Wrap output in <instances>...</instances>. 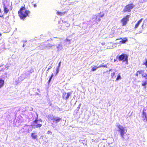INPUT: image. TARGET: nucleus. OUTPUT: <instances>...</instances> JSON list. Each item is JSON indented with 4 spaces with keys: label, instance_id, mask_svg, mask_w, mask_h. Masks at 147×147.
Returning a JSON list of instances; mask_svg holds the SVG:
<instances>
[{
    "label": "nucleus",
    "instance_id": "nucleus-28",
    "mask_svg": "<svg viewBox=\"0 0 147 147\" xmlns=\"http://www.w3.org/2000/svg\"><path fill=\"white\" fill-rule=\"evenodd\" d=\"M137 72L138 73V74H143V73H144V71H142V70H140V71H137Z\"/></svg>",
    "mask_w": 147,
    "mask_h": 147
},
{
    "label": "nucleus",
    "instance_id": "nucleus-20",
    "mask_svg": "<svg viewBox=\"0 0 147 147\" xmlns=\"http://www.w3.org/2000/svg\"><path fill=\"white\" fill-rule=\"evenodd\" d=\"M4 83V80H0V88L3 86Z\"/></svg>",
    "mask_w": 147,
    "mask_h": 147
},
{
    "label": "nucleus",
    "instance_id": "nucleus-25",
    "mask_svg": "<svg viewBox=\"0 0 147 147\" xmlns=\"http://www.w3.org/2000/svg\"><path fill=\"white\" fill-rule=\"evenodd\" d=\"M56 48V47L55 45L53 44H51V49H55Z\"/></svg>",
    "mask_w": 147,
    "mask_h": 147
},
{
    "label": "nucleus",
    "instance_id": "nucleus-44",
    "mask_svg": "<svg viewBox=\"0 0 147 147\" xmlns=\"http://www.w3.org/2000/svg\"><path fill=\"white\" fill-rule=\"evenodd\" d=\"M66 40H68V39H66Z\"/></svg>",
    "mask_w": 147,
    "mask_h": 147
},
{
    "label": "nucleus",
    "instance_id": "nucleus-29",
    "mask_svg": "<svg viewBox=\"0 0 147 147\" xmlns=\"http://www.w3.org/2000/svg\"><path fill=\"white\" fill-rule=\"evenodd\" d=\"M53 74H52L51 76V77L50 78V79H49V80L48 82L49 83V82L51 81V79L52 78V77H53Z\"/></svg>",
    "mask_w": 147,
    "mask_h": 147
},
{
    "label": "nucleus",
    "instance_id": "nucleus-34",
    "mask_svg": "<svg viewBox=\"0 0 147 147\" xmlns=\"http://www.w3.org/2000/svg\"><path fill=\"white\" fill-rule=\"evenodd\" d=\"M51 134L52 133V132H51V131H47V134Z\"/></svg>",
    "mask_w": 147,
    "mask_h": 147
},
{
    "label": "nucleus",
    "instance_id": "nucleus-2",
    "mask_svg": "<svg viewBox=\"0 0 147 147\" xmlns=\"http://www.w3.org/2000/svg\"><path fill=\"white\" fill-rule=\"evenodd\" d=\"M117 127L119 129V131L120 132L121 136L123 139H124V135L127 132V129L125 127H123L119 124H117Z\"/></svg>",
    "mask_w": 147,
    "mask_h": 147
},
{
    "label": "nucleus",
    "instance_id": "nucleus-7",
    "mask_svg": "<svg viewBox=\"0 0 147 147\" xmlns=\"http://www.w3.org/2000/svg\"><path fill=\"white\" fill-rule=\"evenodd\" d=\"M130 17V15H127L121 20V22L122 23L123 26H125L127 24Z\"/></svg>",
    "mask_w": 147,
    "mask_h": 147
},
{
    "label": "nucleus",
    "instance_id": "nucleus-22",
    "mask_svg": "<svg viewBox=\"0 0 147 147\" xmlns=\"http://www.w3.org/2000/svg\"><path fill=\"white\" fill-rule=\"evenodd\" d=\"M70 92L67 93V94H66V96L65 97V100H67L69 96H70Z\"/></svg>",
    "mask_w": 147,
    "mask_h": 147
},
{
    "label": "nucleus",
    "instance_id": "nucleus-30",
    "mask_svg": "<svg viewBox=\"0 0 147 147\" xmlns=\"http://www.w3.org/2000/svg\"><path fill=\"white\" fill-rule=\"evenodd\" d=\"M59 71V69L57 68L56 70V75H57Z\"/></svg>",
    "mask_w": 147,
    "mask_h": 147
},
{
    "label": "nucleus",
    "instance_id": "nucleus-6",
    "mask_svg": "<svg viewBox=\"0 0 147 147\" xmlns=\"http://www.w3.org/2000/svg\"><path fill=\"white\" fill-rule=\"evenodd\" d=\"M142 117L143 121L145 122H147V112L145 109H143L142 114Z\"/></svg>",
    "mask_w": 147,
    "mask_h": 147
},
{
    "label": "nucleus",
    "instance_id": "nucleus-10",
    "mask_svg": "<svg viewBox=\"0 0 147 147\" xmlns=\"http://www.w3.org/2000/svg\"><path fill=\"white\" fill-rule=\"evenodd\" d=\"M51 44H47L44 45L43 48H42V49H51Z\"/></svg>",
    "mask_w": 147,
    "mask_h": 147
},
{
    "label": "nucleus",
    "instance_id": "nucleus-42",
    "mask_svg": "<svg viewBox=\"0 0 147 147\" xmlns=\"http://www.w3.org/2000/svg\"><path fill=\"white\" fill-rule=\"evenodd\" d=\"M102 45H104L105 44L104 43H102Z\"/></svg>",
    "mask_w": 147,
    "mask_h": 147
},
{
    "label": "nucleus",
    "instance_id": "nucleus-26",
    "mask_svg": "<svg viewBox=\"0 0 147 147\" xmlns=\"http://www.w3.org/2000/svg\"><path fill=\"white\" fill-rule=\"evenodd\" d=\"M107 67V65H100L98 66V68H100V67Z\"/></svg>",
    "mask_w": 147,
    "mask_h": 147
},
{
    "label": "nucleus",
    "instance_id": "nucleus-17",
    "mask_svg": "<svg viewBox=\"0 0 147 147\" xmlns=\"http://www.w3.org/2000/svg\"><path fill=\"white\" fill-rule=\"evenodd\" d=\"M142 76L145 78L146 79H147V70L144 71V73L142 74Z\"/></svg>",
    "mask_w": 147,
    "mask_h": 147
},
{
    "label": "nucleus",
    "instance_id": "nucleus-37",
    "mask_svg": "<svg viewBox=\"0 0 147 147\" xmlns=\"http://www.w3.org/2000/svg\"><path fill=\"white\" fill-rule=\"evenodd\" d=\"M26 42V41L23 40V42L24 43Z\"/></svg>",
    "mask_w": 147,
    "mask_h": 147
},
{
    "label": "nucleus",
    "instance_id": "nucleus-4",
    "mask_svg": "<svg viewBox=\"0 0 147 147\" xmlns=\"http://www.w3.org/2000/svg\"><path fill=\"white\" fill-rule=\"evenodd\" d=\"M104 15V14L103 13H100L97 16L96 15L92 17V20H95V22H97L98 21L99 22L100 20V18L103 17Z\"/></svg>",
    "mask_w": 147,
    "mask_h": 147
},
{
    "label": "nucleus",
    "instance_id": "nucleus-11",
    "mask_svg": "<svg viewBox=\"0 0 147 147\" xmlns=\"http://www.w3.org/2000/svg\"><path fill=\"white\" fill-rule=\"evenodd\" d=\"M3 8H4V13H7L8 12L9 9L8 8V7H7L5 4L4 3H3Z\"/></svg>",
    "mask_w": 147,
    "mask_h": 147
},
{
    "label": "nucleus",
    "instance_id": "nucleus-43",
    "mask_svg": "<svg viewBox=\"0 0 147 147\" xmlns=\"http://www.w3.org/2000/svg\"><path fill=\"white\" fill-rule=\"evenodd\" d=\"M50 69V68H49L48 69V70L49 69Z\"/></svg>",
    "mask_w": 147,
    "mask_h": 147
},
{
    "label": "nucleus",
    "instance_id": "nucleus-1",
    "mask_svg": "<svg viewBox=\"0 0 147 147\" xmlns=\"http://www.w3.org/2000/svg\"><path fill=\"white\" fill-rule=\"evenodd\" d=\"M30 11L25 9V7L21 8L18 11V14L20 18L22 19H24L30 13Z\"/></svg>",
    "mask_w": 147,
    "mask_h": 147
},
{
    "label": "nucleus",
    "instance_id": "nucleus-24",
    "mask_svg": "<svg viewBox=\"0 0 147 147\" xmlns=\"http://www.w3.org/2000/svg\"><path fill=\"white\" fill-rule=\"evenodd\" d=\"M98 68V66H95L93 67H92V68L91 71H94L96 70V69Z\"/></svg>",
    "mask_w": 147,
    "mask_h": 147
},
{
    "label": "nucleus",
    "instance_id": "nucleus-18",
    "mask_svg": "<svg viewBox=\"0 0 147 147\" xmlns=\"http://www.w3.org/2000/svg\"><path fill=\"white\" fill-rule=\"evenodd\" d=\"M66 12H59V11H57V14L59 15L60 16H62L64 15L65 13Z\"/></svg>",
    "mask_w": 147,
    "mask_h": 147
},
{
    "label": "nucleus",
    "instance_id": "nucleus-13",
    "mask_svg": "<svg viewBox=\"0 0 147 147\" xmlns=\"http://www.w3.org/2000/svg\"><path fill=\"white\" fill-rule=\"evenodd\" d=\"M31 136L33 139H36L37 137V136L36 135V133H32L31 134Z\"/></svg>",
    "mask_w": 147,
    "mask_h": 147
},
{
    "label": "nucleus",
    "instance_id": "nucleus-21",
    "mask_svg": "<svg viewBox=\"0 0 147 147\" xmlns=\"http://www.w3.org/2000/svg\"><path fill=\"white\" fill-rule=\"evenodd\" d=\"M147 80L143 81L142 82V86H145L147 84Z\"/></svg>",
    "mask_w": 147,
    "mask_h": 147
},
{
    "label": "nucleus",
    "instance_id": "nucleus-9",
    "mask_svg": "<svg viewBox=\"0 0 147 147\" xmlns=\"http://www.w3.org/2000/svg\"><path fill=\"white\" fill-rule=\"evenodd\" d=\"M56 48L57 49V51L58 52H59L60 51L63 49V47L61 44L59 43L56 46Z\"/></svg>",
    "mask_w": 147,
    "mask_h": 147
},
{
    "label": "nucleus",
    "instance_id": "nucleus-27",
    "mask_svg": "<svg viewBox=\"0 0 147 147\" xmlns=\"http://www.w3.org/2000/svg\"><path fill=\"white\" fill-rule=\"evenodd\" d=\"M66 96V93L65 92H63V98L64 99H65V97Z\"/></svg>",
    "mask_w": 147,
    "mask_h": 147
},
{
    "label": "nucleus",
    "instance_id": "nucleus-46",
    "mask_svg": "<svg viewBox=\"0 0 147 147\" xmlns=\"http://www.w3.org/2000/svg\"><path fill=\"white\" fill-rule=\"evenodd\" d=\"M0 17H1V16H0Z\"/></svg>",
    "mask_w": 147,
    "mask_h": 147
},
{
    "label": "nucleus",
    "instance_id": "nucleus-36",
    "mask_svg": "<svg viewBox=\"0 0 147 147\" xmlns=\"http://www.w3.org/2000/svg\"><path fill=\"white\" fill-rule=\"evenodd\" d=\"M34 7H36V4H34Z\"/></svg>",
    "mask_w": 147,
    "mask_h": 147
},
{
    "label": "nucleus",
    "instance_id": "nucleus-45",
    "mask_svg": "<svg viewBox=\"0 0 147 147\" xmlns=\"http://www.w3.org/2000/svg\"><path fill=\"white\" fill-rule=\"evenodd\" d=\"M146 103H147V102H146Z\"/></svg>",
    "mask_w": 147,
    "mask_h": 147
},
{
    "label": "nucleus",
    "instance_id": "nucleus-16",
    "mask_svg": "<svg viewBox=\"0 0 147 147\" xmlns=\"http://www.w3.org/2000/svg\"><path fill=\"white\" fill-rule=\"evenodd\" d=\"M36 115H37V117L36 118V119L33 122L34 123H37V122L38 123V121H40L42 122V121L41 119H38V115L37 114V113L36 114Z\"/></svg>",
    "mask_w": 147,
    "mask_h": 147
},
{
    "label": "nucleus",
    "instance_id": "nucleus-39",
    "mask_svg": "<svg viewBox=\"0 0 147 147\" xmlns=\"http://www.w3.org/2000/svg\"><path fill=\"white\" fill-rule=\"evenodd\" d=\"M147 1V0H144V2H145L146 1Z\"/></svg>",
    "mask_w": 147,
    "mask_h": 147
},
{
    "label": "nucleus",
    "instance_id": "nucleus-12",
    "mask_svg": "<svg viewBox=\"0 0 147 147\" xmlns=\"http://www.w3.org/2000/svg\"><path fill=\"white\" fill-rule=\"evenodd\" d=\"M120 39H121L122 40L120 41L119 42L120 43H125L127 41V39L125 37L123 39L121 38Z\"/></svg>",
    "mask_w": 147,
    "mask_h": 147
},
{
    "label": "nucleus",
    "instance_id": "nucleus-23",
    "mask_svg": "<svg viewBox=\"0 0 147 147\" xmlns=\"http://www.w3.org/2000/svg\"><path fill=\"white\" fill-rule=\"evenodd\" d=\"M121 78L120 75V74L119 73L117 75V78L116 79V80H118L119 79H121Z\"/></svg>",
    "mask_w": 147,
    "mask_h": 147
},
{
    "label": "nucleus",
    "instance_id": "nucleus-31",
    "mask_svg": "<svg viewBox=\"0 0 147 147\" xmlns=\"http://www.w3.org/2000/svg\"><path fill=\"white\" fill-rule=\"evenodd\" d=\"M61 62H60L58 65V66L57 67V68H58V69H59L60 67V65H61Z\"/></svg>",
    "mask_w": 147,
    "mask_h": 147
},
{
    "label": "nucleus",
    "instance_id": "nucleus-38",
    "mask_svg": "<svg viewBox=\"0 0 147 147\" xmlns=\"http://www.w3.org/2000/svg\"><path fill=\"white\" fill-rule=\"evenodd\" d=\"M25 44H23V47H24L25 46Z\"/></svg>",
    "mask_w": 147,
    "mask_h": 147
},
{
    "label": "nucleus",
    "instance_id": "nucleus-33",
    "mask_svg": "<svg viewBox=\"0 0 147 147\" xmlns=\"http://www.w3.org/2000/svg\"><path fill=\"white\" fill-rule=\"evenodd\" d=\"M146 62L144 63V64L147 67V61L146 60Z\"/></svg>",
    "mask_w": 147,
    "mask_h": 147
},
{
    "label": "nucleus",
    "instance_id": "nucleus-3",
    "mask_svg": "<svg viewBox=\"0 0 147 147\" xmlns=\"http://www.w3.org/2000/svg\"><path fill=\"white\" fill-rule=\"evenodd\" d=\"M48 117L52 120H53V123H52V126L53 127H55L56 126L54 124V122L56 123H57L60 122L61 120V119L58 117H55L52 115H49Z\"/></svg>",
    "mask_w": 147,
    "mask_h": 147
},
{
    "label": "nucleus",
    "instance_id": "nucleus-8",
    "mask_svg": "<svg viewBox=\"0 0 147 147\" xmlns=\"http://www.w3.org/2000/svg\"><path fill=\"white\" fill-rule=\"evenodd\" d=\"M119 61L123 60V61H126L127 62V56L125 54H123L119 57Z\"/></svg>",
    "mask_w": 147,
    "mask_h": 147
},
{
    "label": "nucleus",
    "instance_id": "nucleus-15",
    "mask_svg": "<svg viewBox=\"0 0 147 147\" xmlns=\"http://www.w3.org/2000/svg\"><path fill=\"white\" fill-rule=\"evenodd\" d=\"M142 18L138 21L137 23L135 25V28H136L138 27L139 25L142 22Z\"/></svg>",
    "mask_w": 147,
    "mask_h": 147
},
{
    "label": "nucleus",
    "instance_id": "nucleus-19",
    "mask_svg": "<svg viewBox=\"0 0 147 147\" xmlns=\"http://www.w3.org/2000/svg\"><path fill=\"white\" fill-rule=\"evenodd\" d=\"M65 25H66V28H61V29L62 30H65L66 29H67V27H69V25H70V24H68L67 22H65Z\"/></svg>",
    "mask_w": 147,
    "mask_h": 147
},
{
    "label": "nucleus",
    "instance_id": "nucleus-35",
    "mask_svg": "<svg viewBox=\"0 0 147 147\" xmlns=\"http://www.w3.org/2000/svg\"><path fill=\"white\" fill-rule=\"evenodd\" d=\"M138 73L137 72L136 74V76H138Z\"/></svg>",
    "mask_w": 147,
    "mask_h": 147
},
{
    "label": "nucleus",
    "instance_id": "nucleus-41",
    "mask_svg": "<svg viewBox=\"0 0 147 147\" xmlns=\"http://www.w3.org/2000/svg\"><path fill=\"white\" fill-rule=\"evenodd\" d=\"M116 59H114V62H115V61H116Z\"/></svg>",
    "mask_w": 147,
    "mask_h": 147
},
{
    "label": "nucleus",
    "instance_id": "nucleus-14",
    "mask_svg": "<svg viewBox=\"0 0 147 147\" xmlns=\"http://www.w3.org/2000/svg\"><path fill=\"white\" fill-rule=\"evenodd\" d=\"M34 123L33 126H35L36 128L40 127L42 126V125L40 124H38V123Z\"/></svg>",
    "mask_w": 147,
    "mask_h": 147
},
{
    "label": "nucleus",
    "instance_id": "nucleus-5",
    "mask_svg": "<svg viewBox=\"0 0 147 147\" xmlns=\"http://www.w3.org/2000/svg\"><path fill=\"white\" fill-rule=\"evenodd\" d=\"M135 6L133 4H129L127 5L124 8L123 11L124 12H130L131 10Z\"/></svg>",
    "mask_w": 147,
    "mask_h": 147
},
{
    "label": "nucleus",
    "instance_id": "nucleus-32",
    "mask_svg": "<svg viewBox=\"0 0 147 147\" xmlns=\"http://www.w3.org/2000/svg\"><path fill=\"white\" fill-rule=\"evenodd\" d=\"M115 73L114 72L113 73H112L111 74V76L112 77H113V76H114L115 75Z\"/></svg>",
    "mask_w": 147,
    "mask_h": 147
},
{
    "label": "nucleus",
    "instance_id": "nucleus-40",
    "mask_svg": "<svg viewBox=\"0 0 147 147\" xmlns=\"http://www.w3.org/2000/svg\"><path fill=\"white\" fill-rule=\"evenodd\" d=\"M112 70V69H109V71H111Z\"/></svg>",
    "mask_w": 147,
    "mask_h": 147
}]
</instances>
